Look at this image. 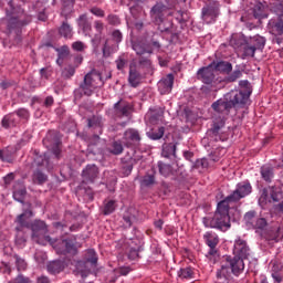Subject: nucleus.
<instances>
[{"instance_id":"f257e3e1","label":"nucleus","mask_w":283,"mask_h":283,"mask_svg":"<svg viewBox=\"0 0 283 283\" xmlns=\"http://www.w3.org/2000/svg\"><path fill=\"white\" fill-rule=\"evenodd\" d=\"M233 211V220H240V210L238 207L231 206L224 199L217 205L213 216L202 219L205 227L210 229H219V231H229L231 229V212Z\"/></svg>"},{"instance_id":"f03ea898","label":"nucleus","mask_w":283,"mask_h":283,"mask_svg":"<svg viewBox=\"0 0 283 283\" xmlns=\"http://www.w3.org/2000/svg\"><path fill=\"white\" fill-rule=\"evenodd\" d=\"M105 82L103 81V75L98 71L93 70L88 72L83 81L80 83L78 87L74 91L75 101H81L83 96H92L98 87H103Z\"/></svg>"},{"instance_id":"7ed1b4c3","label":"nucleus","mask_w":283,"mask_h":283,"mask_svg":"<svg viewBox=\"0 0 283 283\" xmlns=\"http://www.w3.org/2000/svg\"><path fill=\"white\" fill-rule=\"evenodd\" d=\"M244 260L240 256H227L221 268L217 271L216 283H229V275H240L244 272Z\"/></svg>"},{"instance_id":"20e7f679","label":"nucleus","mask_w":283,"mask_h":283,"mask_svg":"<svg viewBox=\"0 0 283 283\" xmlns=\"http://www.w3.org/2000/svg\"><path fill=\"white\" fill-rule=\"evenodd\" d=\"M239 87L240 90L230 91L226 94V99L229 101L233 109H244L249 98H251V94H253V88L248 80L240 81Z\"/></svg>"},{"instance_id":"39448f33","label":"nucleus","mask_w":283,"mask_h":283,"mask_svg":"<svg viewBox=\"0 0 283 283\" xmlns=\"http://www.w3.org/2000/svg\"><path fill=\"white\" fill-rule=\"evenodd\" d=\"M7 15L11 17L8 22V30H21L28 23H31L32 17L28 15L22 9L21 6L17 4L14 0L8 2V8L6 9Z\"/></svg>"},{"instance_id":"423d86ee","label":"nucleus","mask_w":283,"mask_h":283,"mask_svg":"<svg viewBox=\"0 0 283 283\" xmlns=\"http://www.w3.org/2000/svg\"><path fill=\"white\" fill-rule=\"evenodd\" d=\"M29 228H31L32 234L31 240L36 242V244H41V240H45V242H50L54 244V239L48 235V224L43 220H34Z\"/></svg>"},{"instance_id":"0eeeda50","label":"nucleus","mask_w":283,"mask_h":283,"mask_svg":"<svg viewBox=\"0 0 283 283\" xmlns=\"http://www.w3.org/2000/svg\"><path fill=\"white\" fill-rule=\"evenodd\" d=\"M243 220L245 227H248V229H254L256 233H259V231H266V228L269 227L266 218L258 216V211L255 210L248 211L244 214Z\"/></svg>"},{"instance_id":"6e6552de","label":"nucleus","mask_w":283,"mask_h":283,"mask_svg":"<svg viewBox=\"0 0 283 283\" xmlns=\"http://www.w3.org/2000/svg\"><path fill=\"white\" fill-rule=\"evenodd\" d=\"M132 48L134 52H136L137 56H139L137 62L139 63V67H151V60L149 59L153 54L151 46L140 42H134ZM145 54H148V56H145Z\"/></svg>"},{"instance_id":"1a4fd4ad","label":"nucleus","mask_w":283,"mask_h":283,"mask_svg":"<svg viewBox=\"0 0 283 283\" xmlns=\"http://www.w3.org/2000/svg\"><path fill=\"white\" fill-rule=\"evenodd\" d=\"M43 144L48 149H51L57 160L61 158V133L50 130L43 139Z\"/></svg>"},{"instance_id":"9d476101","label":"nucleus","mask_w":283,"mask_h":283,"mask_svg":"<svg viewBox=\"0 0 283 283\" xmlns=\"http://www.w3.org/2000/svg\"><path fill=\"white\" fill-rule=\"evenodd\" d=\"M264 45H266V38L260 34L250 36L244 48V56L253 59L258 50H264Z\"/></svg>"},{"instance_id":"9b49d317","label":"nucleus","mask_w":283,"mask_h":283,"mask_svg":"<svg viewBox=\"0 0 283 283\" xmlns=\"http://www.w3.org/2000/svg\"><path fill=\"white\" fill-rule=\"evenodd\" d=\"M124 147L134 148L140 147V143L143 137L140 136V132L136 128H127L122 137Z\"/></svg>"},{"instance_id":"f8f14e48","label":"nucleus","mask_w":283,"mask_h":283,"mask_svg":"<svg viewBox=\"0 0 283 283\" xmlns=\"http://www.w3.org/2000/svg\"><path fill=\"white\" fill-rule=\"evenodd\" d=\"M142 70H149V67H140V64L136 62V60H133L129 63L128 83L130 87H138L140 85V82L143 81Z\"/></svg>"},{"instance_id":"ddd939ff","label":"nucleus","mask_w":283,"mask_h":283,"mask_svg":"<svg viewBox=\"0 0 283 283\" xmlns=\"http://www.w3.org/2000/svg\"><path fill=\"white\" fill-rule=\"evenodd\" d=\"M51 245L54 247L59 255H67V253L76 255L78 253V250L76 249V245H74V241H72V239H63L61 241H56V239H54V244Z\"/></svg>"},{"instance_id":"4468645a","label":"nucleus","mask_w":283,"mask_h":283,"mask_svg":"<svg viewBox=\"0 0 283 283\" xmlns=\"http://www.w3.org/2000/svg\"><path fill=\"white\" fill-rule=\"evenodd\" d=\"M224 118H220L213 122L212 127L208 130V136L210 138H213L216 143L221 140L224 143V140H229V134L222 133V129H224Z\"/></svg>"},{"instance_id":"2eb2a0df","label":"nucleus","mask_w":283,"mask_h":283,"mask_svg":"<svg viewBox=\"0 0 283 283\" xmlns=\"http://www.w3.org/2000/svg\"><path fill=\"white\" fill-rule=\"evenodd\" d=\"M251 184H239L237 189L228 197H226L223 200L230 203V206L233 205V202H240L242 198H247L249 193H251Z\"/></svg>"},{"instance_id":"dca6fc26","label":"nucleus","mask_w":283,"mask_h":283,"mask_svg":"<svg viewBox=\"0 0 283 283\" xmlns=\"http://www.w3.org/2000/svg\"><path fill=\"white\" fill-rule=\"evenodd\" d=\"M220 14V2L212 1L202 8L201 18L206 23H213Z\"/></svg>"},{"instance_id":"f3484780","label":"nucleus","mask_w":283,"mask_h":283,"mask_svg":"<svg viewBox=\"0 0 283 283\" xmlns=\"http://www.w3.org/2000/svg\"><path fill=\"white\" fill-rule=\"evenodd\" d=\"M115 118H132L134 112V105L129 102L119 99L113 106Z\"/></svg>"},{"instance_id":"a211bd4d","label":"nucleus","mask_w":283,"mask_h":283,"mask_svg":"<svg viewBox=\"0 0 283 283\" xmlns=\"http://www.w3.org/2000/svg\"><path fill=\"white\" fill-rule=\"evenodd\" d=\"M233 255L235 258L249 260V256L251 255V248H249V243H247L244 239H237L234 241Z\"/></svg>"},{"instance_id":"6ab92c4d","label":"nucleus","mask_w":283,"mask_h":283,"mask_svg":"<svg viewBox=\"0 0 283 283\" xmlns=\"http://www.w3.org/2000/svg\"><path fill=\"white\" fill-rule=\"evenodd\" d=\"M169 12V9L165 7L163 1L156 2L150 9V19L153 23H163L165 21V14Z\"/></svg>"},{"instance_id":"aec40b11","label":"nucleus","mask_w":283,"mask_h":283,"mask_svg":"<svg viewBox=\"0 0 283 283\" xmlns=\"http://www.w3.org/2000/svg\"><path fill=\"white\" fill-rule=\"evenodd\" d=\"M198 81L205 83L206 85H211L216 81V73L213 72V64L201 67L197 72Z\"/></svg>"},{"instance_id":"412c9836","label":"nucleus","mask_w":283,"mask_h":283,"mask_svg":"<svg viewBox=\"0 0 283 283\" xmlns=\"http://www.w3.org/2000/svg\"><path fill=\"white\" fill-rule=\"evenodd\" d=\"M82 185H94L98 178V167L96 165H87L82 171Z\"/></svg>"},{"instance_id":"4be33fe9","label":"nucleus","mask_w":283,"mask_h":283,"mask_svg":"<svg viewBox=\"0 0 283 283\" xmlns=\"http://www.w3.org/2000/svg\"><path fill=\"white\" fill-rule=\"evenodd\" d=\"M249 40L242 33H233L230 38V45L234 48V50H241L242 59H247L244 56V48H247Z\"/></svg>"},{"instance_id":"5701e85b","label":"nucleus","mask_w":283,"mask_h":283,"mask_svg":"<svg viewBox=\"0 0 283 283\" xmlns=\"http://www.w3.org/2000/svg\"><path fill=\"white\" fill-rule=\"evenodd\" d=\"M212 109H214V112H217L218 114L229 116L231 109H233V106L231 105V102L227 99V95H224L223 98H220L217 102L212 103Z\"/></svg>"},{"instance_id":"b1692460","label":"nucleus","mask_w":283,"mask_h":283,"mask_svg":"<svg viewBox=\"0 0 283 283\" xmlns=\"http://www.w3.org/2000/svg\"><path fill=\"white\" fill-rule=\"evenodd\" d=\"M203 239L206 240V244L209 247L208 255H216L218 253V244L220 243V238L214 232H207L203 235Z\"/></svg>"},{"instance_id":"393cba45","label":"nucleus","mask_w":283,"mask_h":283,"mask_svg":"<svg viewBox=\"0 0 283 283\" xmlns=\"http://www.w3.org/2000/svg\"><path fill=\"white\" fill-rule=\"evenodd\" d=\"M174 74L170 73L158 82L157 86L161 95L169 94L174 90Z\"/></svg>"},{"instance_id":"a878e982","label":"nucleus","mask_w":283,"mask_h":283,"mask_svg":"<svg viewBox=\"0 0 283 283\" xmlns=\"http://www.w3.org/2000/svg\"><path fill=\"white\" fill-rule=\"evenodd\" d=\"M27 216H32V210H27L15 218V223H17L15 231L18 233H21L23 229H30L31 224L28 221Z\"/></svg>"},{"instance_id":"bb28decb","label":"nucleus","mask_w":283,"mask_h":283,"mask_svg":"<svg viewBox=\"0 0 283 283\" xmlns=\"http://www.w3.org/2000/svg\"><path fill=\"white\" fill-rule=\"evenodd\" d=\"M268 28L270 30V34H273L274 36H282L283 35V20L277 19H271L268 23Z\"/></svg>"},{"instance_id":"cd10ccee","label":"nucleus","mask_w":283,"mask_h":283,"mask_svg":"<svg viewBox=\"0 0 283 283\" xmlns=\"http://www.w3.org/2000/svg\"><path fill=\"white\" fill-rule=\"evenodd\" d=\"M27 195H28V190L23 184L18 182L14 185V187H13L14 200H17L18 202H21L23 205Z\"/></svg>"},{"instance_id":"c85d7f7f","label":"nucleus","mask_w":283,"mask_h":283,"mask_svg":"<svg viewBox=\"0 0 283 283\" xmlns=\"http://www.w3.org/2000/svg\"><path fill=\"white\" fill-rule=\"evenodd\" d=\"M77 25L80 30H82L83 34H85V36L90 35L92 32V22L87 18V14H82L78 17Z\"/></svg>"},{"instance_id":"c756f323","label":"nucleus","mask_w":283,"mask_h":283,"mask_svg":"<svg viewBox=\"0 0 283 283\" xmlns=\"http://www.w3.org/2000/svg\"><path fill=\"white\" fill-rule=\"evenodd\" d=\"M34 154L35 156L33 164L35 167H45L48 170L53 168L52 164L50 163V158H48V155H39L36 150H34Z\"/></svg>"},{"instance_id":"7c9ffc66","label":"nucleus","mask_w":283,"mask_h":283,"mask_svg":"<svg viewBox=\"0 0 283 283\" xmlns=\"http://www.w3.org/2000/svg\"><path fill=\"white\" fill-rule=\"evenodd\" d=\"M212 67L221 74H231V72H233V64L227 61L213 62Z\"/></svg>"},{"instance_id":"2f4dec72","label":"nucleus","mask_w":283,"mask_h":283,"mask_svg":"<svg viewBox=\"0 0 283 283\" xmlns=\"http://www.w3.org/2000/svg\"><path fill=\"white\" fill-rule=\"evenodd\" d=\"M159 174L165 178H169V176H178V168H174V166L169 164L159 163Z\"/></svg>"},{"instance_id":"473e14b6","label":"nucleus","mask_w":283,"mask_h":283,"mask_svg":"<svg viewBox=\"0 0 283 283\" xmlns=\"http://www.w3.org/2000/svg\"><path fill=\"white\" fill-rule=\"evenodd\" d=\"M161 156L176 160V144L169 143L163 145Z\"/></svg>"},{"instance_id":"72a5a7b5","label":"nucleus","mask_w":283,"mask_h":283,"mask_svg":"<svg viewBox=\"0 0 283 283\" xmlns=\"http://www.w3.org/2000/svg\"><path fill=\"white\" fill-rule=\"evenodd\" d=\"M87 127L98 129V134H103V117L93 115L91 118H87Z\"/></svg>"},{"instance_id":"f704fd0d","label":"nucleus","mask_w":283,"mask_h":283,"mask_svg":"<svg viewBox=\"0 0 283 283\" xmlns=\"http://www.w3.org/2000/svg\"><path fill=\"white\" fill-rule=\"evenodd\" d=\"M33 185H45L48 182V175L41 169H35L32 174Z\"/></svg>"},{"instance_id":"c9c22d12","label":"nucleus","mask_w":283,"mask_h":283,"mask_svg":"<svg viewBox=\"0 0 283 283\" xmlns=\"http://www.w3.org/2000/svg\"><path fill=\"white\" fill-rule=\"evenodd\" d=\"M260 172L265 182H271L275 176L274 168L271 165L262 166Z\"/></svg>"},{"instance_id":"e433bc0d","label":"nucleus","mask_w":283,"mask_h":283,"mask_svg":"<svg viewBox=\"0 0 283 283\" xmlns=\"http://www.w3.org/2000/svg\"><path fill=\"white\" fill-rule=\"evenodd\" d=\"M0 160H2V163H14V149L12 147L1 149Z\"/></svg>"},{"instance_id":"4c0bfd02","label":"nucleus","mask_w":283,"mask_h":283,"mask_svg":"<svg viewBox=\"0 0 283 283\" xmlns=\"http://www.w3.org/2000/svg\"><path fill=\"white\" fill-rule=\"evenodd\" d=\"M59 34H60V36H63L64 39H72V36L74 35V33L72 31V25H70L67 20L62 22V24L60 25Z\"/></svg>"},{"instance_id":"58836bf2","label":"nucleus","mask_w":283,"mask_h":283,"mask_svg":"<svg viewBox=\"0 0 283 283\" xmlns=\"http://www.w3.org/2000/svg\"><path fill=\"white\" fill-rule=\"evenodd\" d=\"M48 272L56 275L65 269V264L62 261H52L46 265Z\"/></svg>"},{"instance_id":"ea45409f","label":"nucleus","mask_w":283,"mask_h":283,"mask_svg":"<svg viewBox=\"0 0 283 283\" xmlns=\"http://www.w3.org/2000/svg\"><path fill=\"white\" fill-rule=\"evenodd\" d=\"M117 51H118V45L109 44V40L105 41L102 49L104 59H109V56H112V54H115V52Z\"/></svg>"},{"instance_id":"a19ab883","label":"nucleus","mask_w":283,"mask_h":283,"mask_svg":"<svg viewBox=\"0 0 283 283\" xmlns=\"http://www.w3.org/2000/svg\"><path fill=\"white\" fill-rule=\"evenodd\" d=\"M155 25H158L159 32H166L167 34H171L172 38L177 36V34L174 33V23L163 20V22L155 23Z\"/></svg>"},{"instance_id":"79ce46f5","label":"nucleus","mask_w":283,"mask_h":283,"mask_svg":"<svg viewBox=\"0 0 283 283\" xmlns=\"http://www.w3.org/2000/svg\"><path fill=\"white\" fill-rule=\"evenodd\" d=\"M116 67L119 72H123L125 67H127V64L129 63V53H122L117 60L115 61Z\"/></svg>"},{"instance_id":"37998d69","label":"nucleus","mask_w":283,"mask_h":283,"mask_svg":"<svg viewBox=\"0 0 283 283\" xmlns=\"http://www.w3.org/2000/svg\"><path fill=\"white\" fill-rule=\"evenodd\" d=\"M142 185H144V187H151V185H156V170H149L143 177Z\"/></svg>"},{"instance_id":"c03bdc74","label":"nucleus","mask_w":283,"mask_h":283,"mask_svg":"<svg viewBox=\"0 0 283 283\" xmlns=\"http://www.w3.org/2000/svg\"><path fill=\"white\" fill-rule=\"evenodd\" d=\"M146 136L150 138V140H160L163 136H165V126H159L157 129H151L146 133Z\"/></svg>"},{"instance_id":"a18cd8bd","label":"nucleus","mask_w":283,"mask_h":283,"mask_svg":"<svg viewBox=\"0 0 283 283\" xmlns=\"http://www.w3.org/2000/svg\"><path fill=\"white\" fill-rule=\"evenodd\" d=\"M84 262H87V264L91 265V269H96V265L98 264V256L96 255V251L87 250Z\"/></svg>"},{"instance_id":"49530a36","label":"nucleus","mask_w":283,"mask_h":283,"mask_svg":"<svg viewBox=\"0 0 283 283\" xmlns=\"http://www.w3.org/2000/svg\"><path fill=\"white\" fill-rule=\"evenodd\" d=\"M116 207H117L116 200L105 201L102 213L104 216H112V213H114V211H116Z\"/></svg>"},{"instance_id":"de8ad7c7","label":"nucleus","mask_w":283,"mask_h":283,"mask_svg":"<svg viewBox=\"0 0 283 283\" xmlns=\"http://www.w3.org/2000/svg\"><path fill=\"white\" fill-rule=\"evenodd\" d=\"M75 268L80 273H82V277H85V273H90V271H92V265L86 261H77Z\"/></svg>"},{"instance_id":"09e8293b","label":"nucleus","mask_w":283,"mask_h":283,"mask_svg":"<svg viewBox=\"0 0 283 283\" xmlns=\"http://www.w3.org/2000/svg\"><path fill=\"white\" fill-rule=\"evenodd\" d=\"M123 151V142L116 140L111 144L109 153L113 154V156H120Z\"/></svg>"},{"instance_id":"8fccbe9b","label":"nucleus","mask_w":283,"mask_h":283,"mask_svg":"<svg viewBox=\"0 0 283 283\" xmlns=\"http://www.w3.org/2000/svg\"><path fill=\"white\" fill-rule=\"evenodd\" d=\"M270 196L273 202H280L283 198V192L280 188L272 186L270 187Z\"/></svg>"},{"instance_id":"3c124183","label":"nucleus","mask_w":283,"mask_h":283,"mask_svg":"<svg viewBox=\"0 0 283 283\" xmlns=\"http://www.w3.org/2000/svg\"><path fill=\"white\" fill-rule=\"evenodd\" d=\"M279 238H280V227H273L265 232L266 240H274L275 242H277Z\"/></svg>"},{"instance_id":"603ef678","label":"nucleus","mask_w":283,"mask_h":283,"mask_svg":"<svg viewBox=\"0 0 283 283\" xmlns=\"http://www.w3.org/2000/svg\"><path fill=\"white\" fill-rule=\"evenodd\" d=\"M2 127L6 129L10 127H17V119L14 118V114L7 115L2 119Z\"/></svg>"},{"instance_id":"864d4df0","label":"nucleus","mask_w":283,"mask_h":283,"mask_svg":"<svg viewBox=\"0 0 283 283\" xmlns=\"http://www.w3.org/2000/svg\"><path fill=\"white\" fill-rule=\"evenodd\" d=\"M253 17L255 19H259V21L261 19H266L268 15H266V13H264V6H262V3L254 6Z\"/></svg>"},{"instance_id":"5fc2aeb1","label":"nucleus","mask_w":283,"mask_h":283,"mask_svg":"<svg viewBox=\"0 0 283 283\" xmlns=\"http://www.w3.org/2000/svg\"><path fill=\"white\" fill-rule=\"evenodd\" d=\"M74 74H76V66L72 64H67V66L62 71L63 78H71Z\"/></svg>"},{"instance_id":"6e6d98bb","label":"nucleus","mask_w":283,"mask_h":283,"mask_svg":"<svg viewBox=\"0 0 283 283\" xmlns=\"http://www.w3.org/2000/svg\"><path fill=\"white\" fill-rule=\"evenodd\" d=\"M238 78H242V71L235 70L230 75L226 76L224 81L226 83H235Z\"/></svg>"},{"instance_id":"4d7b16f0","label":"nucleus","mask_w":283,"mask_h":283,"mask_svg":"<svg viewBox=\"0 0 283 283\" xmlns=\"http://www.w3.org/2000/svg\"><path fill=\"white\" fill-rule=\"evenodd\" d=\"M178 275L181 280H191V277H193V270H191V268L181 269Z\"/></svg>"},{"instance_id":"13d9d810","label":"nucleus","mask_w":283,"mask_h":283,"mask_svg":"<svg viewBox=\"0 0 283 283\" xmlns=\"http://www.w3.org/2000/svg\"><path fill=\"white\" fill-rule=\"evenodd\" d=\"M56 52H57V56L60 59H67V56H70V46L67 45H63L59 49H56Z\"/></svg>"},{"instance_id":"bf43d9fd","label":"nucleus","mask_w":283,"mask_h":283,"mask_svg":"<svg viewBox=\"0 0 283 283\" xmlns=\"http://www.w3.org/2000/svg\"><path fill=\"white\" fill-rule=\"evenodd\" d=\"M15 265L18 271H25L28 269V263L25 260L21 259L19 255H14Z\"/></svg>"},{"instance_id":"052dcab7","label":"nucleus","mask_w":283,"mask_h":283,"mask_svg":"<svg viewBox=\"0 0 283 283\" xmlns=\"http://www.w3.org/2000/svg\"><path fill=\"white\" fill-rule=\"evenodd\" d=\"M8 283H32V281L30 277L23 274H18L13 280L9 281Z\"/></svg>"},{"instance_id":"680f3d73","label":"nucleus","mask_w":283,"mask_h":283,"mask_svg":"<svg viewBox=\"0 0 283 283\" xmlns=\"http://www.w3.org/2000/svg\"><path fill=\"white\" fill-rule=\"evenodd\" d=\"M106 21L109 25H120V18H118L116 14L107 15Z\"/></svg>"},{"instance_id":"e2e57ef3","label":"nucleus","mask_w":283,"mask_h":283,"mask_svg":"<svg viewBox=\"0 0 283 283\" xmlns=\"http://www.w3.org/2000/svg\"><path fill=\"white\" fill-rule=\"evenodd\" d=\"M85 48L87 46L82 41H76L72 43V50H74L75 52H85Z\"/></svg>"},{"instance_id":"0e129e2a","label":"nucleus","mask_w":283,"mask_h":283,"mask_svg":"<svg viewBox=\"0 0 283 283\" xmlns=\"http://www.w3.org/2000/svg\"><path fill=\"white\" fill-rule=\"evenodd\" d=\"M138 251L139 249L130 248L129 251L127 252L128 260H138L139 258Z\"/></svg>"},{"instance_id":"69168bd1","label":"nucleus","mask_w":283,"mask_h":283,"mask_svg":"<svg viewBox=\"0 0 283 283\" xmlns=\"http://www.w3.org/2000/svg\"><path fill=\"white\" fill-rule=\"evenodd\" d=\"M112 38H113V41H115V43H120V41H123V33L120 32V30H114L112 32Z\"/></svg>"},{"instance_id":"338daca9","label":"nucleus","mask_w":283,"mask_h":283,"mask_svg":"<svg viewBox=\"0 0 283 283\" xmlns=\"http://www.w3.org/2000/svg\"><path fill=\"white\" fill-rule=\"evenodd\" d=\"M17 116L23 120H28V118H30V112H28L25 108H20L17 111Z\"/></svg>"},{"instance_id":"774afa93","label":"nucleus","mask_w":283,"mask_h":283,"mask_svg":"<svg viewBox=\"0 0 283 283\" xmlns=\"http://www.w3.org/2000/svg\"><path fill=\"white\" fill-rule=\"evenodd\" d=\"M83 63V55L82 54H75L73 55V67H78Z\"/></svg>"}]
</instances>
